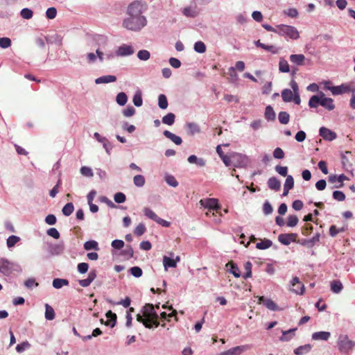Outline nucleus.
I'll return each mask as SVG.
<instances>
[{"label": "nucleus", "instance_id": "f257e3e1", "mask_svg": "<svg viewBox=\"0 0 355 355\" xmlns=\"http://www.w3.org/2000/svg\"><path fill=\"white\" fill-rule=\"evenodd\" d=\"M147 9L148 5L143 1L135 0L129 3L122 21L123 28L133 32L142 30L148 23L147 18L144 15Z\"/></svg>", "mask_w": 355, "mask_h": 355}, {"label": "nucleus", "instance_id": "f03ea898", "mask_svg": "<svg viewBox=\"0 0 355 355\" xmlns=\"http://www.w3.org/2000/svg\"><path fill=\"white\" fill-rule=\"evenodd\" d=\"M201 207L207 209L205 214L210 216L211 214L216 216V214L220 213V207L218 205V200L216 198H203L199 202Z\"/></svg>", "mask_w": 355, "mask_h": 355}, {"label": "nucleus", "instance_id": "7ed1b4c3", "mask_svg": "<svg viewBox=\"0 0 355 355\" xmlns=\"http://www.w3.org/2000/svg\"><path fill=\"white\" fill-rule=\"evenodd\" d=\"M337 344L340 352L344 354H348L355 346V342L343 334L338 336Z\"/></svg>", "mask_w": 355, "mask_h": 355}, {"label": "nucleus", "instance_id": "20e7f679", "mask_svg": "<svg viewBox=\"0 0 355 355\" xmlns=\"http://www.w3.org/2000/svg\"><path fill=\"white\" fill-rule=\"evenodd\" d=\"M278 33L281 36H288L293 40H297L300 34L297 28L292 26L279 24L277 26Z\"/></svg>", "mask_w": 355, "mask_h": 355}, {"label": "nucleus", "instance_id": "39448f33", "mask_svg": "<svg viewBox=\"0 0 355 355\" xmlns=\"http://www.w3.org/2000/svg\"><path fill=\"white\" fill-rule=\"evenodd\" d=\"M232 165L234 167H237V168L246 167L249 162L248 156L241 154V153H232Z\"/></svg>", "mask_w": 355, "mask_h": 355}, {"label": "nucleus", "instance_id": "423d86ee", "mask_svg": "<svg viewBox=\"0 0 355 355\" xmlns=\"http://www.w3.org/2000/svg\"><path fill=\"white\" fill-rule=\"evenodd\" d=\"M15 267H18V266L9 261L8 259L4 258L0 259V272L3 275H10L12 271L16 270Z\"/></svg>", "mask_w": 355, "mask_h": 355}, {"label": "nucleus", "instance_id": "0eeeda50", "mask_svg": "<svg viewBox=\"0 0 355 355\" xmlns=\"http://www.w3.org/2000/svg\"><path fill=\"white\" fill-rule=\"evenodd\" d=\"M325 88L328 90H330L333 95H340L345 93H348L349 92H354V89H352L350 86L347 84H342L338 86H332V87H327Z\"/></svg>", "mask_w": 355, "mask_h": 355}, {"label": "nucleus", "instance_id": "6e6552de", "mask_svg": "<svg viewBox=\"0 0 355 355\" xmlns=\"http://www.w3.org/2000/svg\"><path fill=\"white\" fill-rule=\"evenodd\" d=\"M297 234L295 233L280 234L278 241L283 245H288L293 242H297Z\"/></svg>", "mask_w": 355, "mask_h": 355}, {"label": "nucleus", "instance_id": "1a4fd4ad", "mask_svg": "<svg viewBox=\"0 0 355 355\" xmlns=\"http://www.w3.org/2000/svg\"><path fill=\"white\" fill-rule=\"evenodd\" d=\"M134 53V49L131 45L122 44L117 49L115 55L118 57H124L131 55Z\"/></svg>", "mask_w": 355, "mask_h": 355}, {"label": "nucleus", "instance_id": "9d476101", "mask_svg": "<svg viewBox=\"0 0 355 355\" xmlns=\"http://www.w3.org/2000/svg\"><path fill=\"white\" fill-rule=\"evenodd\" d=\"M319 135L324 140L329 141L334 140L337 137V135L335 132H334L325 127H321L320 128Z\"/></svg>", "mask_w": 355, "mask_h": 355}, {"label": "nucleus", "instance_id": "9b49d317", "mask_svg": "<svg viewBox=\"0 0 355 355\" xmlns=\"http://www.w3.org/2000/svg\"><path fill=\"white\" fill-rule=\"evenodd\" d=\"M291 285L292 288L291 290L297 293V294H303L304 292V285L300 281L299 278L297 277H295L293 278V279L291 282Z\"/></svg>", "mask_w": 355, "mask_h": 355}, {"label": "nucleus", "instance_id": "f8f14e48", "mask_svg": "<svg viewBox=\"0 0 355 355\" xmlns=\"http://www.w3.org/2000/svg\"><path fill=\"white\" fill-rule=\"evenodd\" d=\"M320 240V234L317 233L314 236H313L310 239H302L301 241H297V243L306 246L308 248H312L315 245L316 243H318Z\"/></svg>", "mask_w": 355, "mask_h": 355}, {"label": "nucleus", "instance_id": "ddd939ff", "mask_svg": "<svg viewBox=\"0 0 355 355\" xmlns=\"http://www.w3.org/2000/svg\"><path fill=\"white\" fill-rule=\"evenodd\" d=\"M320 105L329 111H331L335 108L334 100L331 98L325 97L324 93H322Z\"/></svg>", "mask_w": 355, "mask_h": 355}, {"label": "nucleus", "instance_id": "4468645a", "mask_svg": "<svg viewBox=\"0 0 355 355\" xmlns=\"http://www.w3.org/2000/svg\"><path fill=\"white\" fill-rule=\"evenodd\" d=\"M144 214L148 219L155 222H167L166 220L159 218L157 214L148 207H145L144 209Z\"/></svg>", "mask_w": 355, "mask_h": 355}, {"label": "nucleus", "instance_id": "2eb2a0df", "mask_svg": "<svg viewBox=\"0 0 355 355\" xmlns=\"http://www.w3.org/2000/svg\"><path fill=\"white\" fill-rule=\"evenodd\" d=\"M345 180H347V178L344 174H341L338 176H337L336 175H331L329 176V182H331V183L339 182L340 183L339 185L335 186L336 188L342 187L343 186V182Z\"/></svg>", "mask_w": 355, "mask_h": 355}, {"label": "nucleus", "instance_id": "dca6fc26", "mask_svg": "<svg viewBox=\"0 0 355 355\" xmlns=\"http://www.w3.org/2000/svg\"><path fill=\"white\" fill-rule=\"evenodd\" d=\"M259 303H263L268 309L276 311L278 309L277 304L270 299L265 298L263 296L259 297Z\"/></svg>", "mask_w": 355, "mask_h": 355}, {"label": "nucleus", "instance_id": "f3484780", "mask_svg": "<svg viewBox=\"0 0 355 355\" xmlns=\"http://www.w3.org/2000/svg\"><path fill=\"white\" fill-rule=\"evenodd\" d=\"M116 80V77L115 76L106 75V76H103L99 78H97L95 80V83L97 85L105 84V83H114Z\"/></svg>", "mask_w": 355, "mask_h": 355}, {"label": "nucleus", "instance_id": "a211bd4d", "mask_svg": "<svg viewBox=\"0 0 355 355\" xmlns=\"http://www.w3.org/2000/svg\"><path fill=\"white\" fill-rule=\"evenodd\" d=\"M96 53L97 57L98 58V59L101 62H103L105 60H112L114 58V56L116 55L115 53H114L112 51L104 53L98 49L96 50Z\"/></svg>", "mask_w": 355, "mask_h": 355}, {"label": "nucleus", "instance_id": "6ab92c4d", "mask_svg": "<svg viewBox=\"0 0 355 355\" xmlns=\"http://www.w3.org/2000/svg\"><path fill=\"white\" fill-rule=\"evenodd\" d=\"M163 134L166 138L171 140L176 145H180L182 143V139L180 137L171 132L168 130H164Z\"/></svg>", "mask_w": 355, "mask_h": 355}, {"label": "nucleus", "instance_id": "aec40b11", "mask_svg": "<svg viewBox=\"0 0 355 355\" xmlns=\"http://www.w3.org/2000/svg\"><path fill=\"white\" fill-rule=\"evenodd\" d=\"M246 349L245 346H237L233 348H231L225 352H223L220 354V355H234V354H239L244 352Z\"/></svg>", "mask_w": 355, "mask_h": 355}, {"label": "nucleus", "instance_id": "412c9836", "mask_svg": "<svg viewBox=\"0 0 355 355\" xmlns=\"http://www.w3.org/2000/svg\"><path fill=\"white\" fill-rule=\"evenodd\" d=\"M268 187L274 191H279L281 187L280 181L275 177L270 178L268 180Z\"/></svg>", "mask_w": 355, "mask_h": 355}, {"label": "nucleus", "instance_id": "4be33fe9", "mask_svg": "<svg viewBox=\"0 0 355 355\" xmlns=\"http://www.w3.org/2000/svg\"><path fill=\"white\" fill-rule=\"evenodd\" d=\"M264 117L268 121H274L276 119V114L271 105L266 107Z\"/></svg>", "mask_w": 355, "mask_h": 355}, {"label": "nucleus", "instance_id": "5701e85b", "mask_svg": "<svg viewBox=\"0 0 355 355\" xmlns=\"http://www.w3.org/2000/svg\"><path fill=\"white\" fill-rule=\"evenodd\" d=\"M106 318H107L105 324L107 326H110L111 327H114L116 322V315L113 313L112 311H108L106 314Z\"/></svg>", "mask_w": 355, "mask_h": 355}, {"label": "nucleus", "instance_id": "b1692460", "mask_svg": "<svg viewBox=\"0 0 355 355\" xmlns=\"http://www.w3.org/2000/svg\"><path fill=\"white\" fill-rule=\"evenodd\" d=\"M331 334L328 331H318L312 334L313 340H327L330 338Z\"/></svg>", "mask_w": 355, "mask_h": 355}, {"label": "nucleus", "instance_id": "393cba45", "mask_svg": "<svg viewBox=\"0 0 355 355\" xmlns=\"http://www.w3.org/2000/svg\"><path fill=\"white\" fill-rule=\"evenodd\" d=\"M322 93L320 92V96L314 95L312 96L309 101V106L311 108H316L320 105L321 99H322Z\"/></svg>", "mask_w": 355, "mask_h": 355}, {"label": "nucleus", "instance_id": "a878e982", "mask_svg": "<svg viewBox=\"0 0 355 355\" xmlns=\"http://www.w3.org/2000/svg\"><path fill=\"white\" fill-rule=\"evenodd\" d=\"M226 267H230L229 272L232 273L235 277H241V273L238 266L232 261H230L226 264Z\"/></svg>", "mask_w": 355, "mask_h": 355}, {"label": "nucleus", "instance_id": "bb28decb", "mask_svg": "<svg viewBox=\"0 0 355 355\" xmlns=\"http://www.w3.org/2000/svg\"><path fill=\"white\" fill-rule=\"evenodd\" d=\"M312 348L311 345L306 344L304 345H302L298 347L294 350V353L295 355H305L308 354Z\"/></svg>", "mask_w": 355, "mask_h": 355}, {"label": "nucleus", "instance_id": "cd10ccee", "mask_svg": "<svg viewBox=\"0 0 355 355\" xmlns=\"http://www.w3.org/2000/svg\"><path fill=\"white\" fill-rule=\"evenodd\" d=\"M305 60L303 54H292L290 56V61L297 65H302Z\"/></svg>", "mask_w": 355, "mask_h": 355}, {"label": "nucleus", "instance_id": "c85d7f7f", "mask_svg": "<svg viewBox=\"0 0 355 355\" xmlns=\"http://www.w3.org/2000/svg\"><path fill=\"white\" fill-rule=\"evenodd\" d=\"M294 93L289 89H284L282 91V98L285 103L291 102Z\"/></svg>", "mask_w": 355, "mask_h": 355}, {"label": "nucleus", "instance_id": "c756f323", "mask_svg": "<svg viewBox=\"0 0 355 355\" xmlns=\"http://www.w3.org/2000/svg\"><path fill=\"white\" fill-rule=\"evenodd\" d=\"M187 160L190 164H196L198 166L205 165V160L203 158H198L194 155H190Z\"/></svg>", "mask_w": 355, "mask_h": 355}, {"label": "nucleus", "instance_id": "7c9ffc66", "mask_svg": "<svg viewBox=\"0 0 355 355\" xmlns=\"http://www.w3.org/2000/svg\"><path fill=\"white\" fill-rule=\"evenodd\" d=\"M343 288V284L339 280H334L331 282V290L333 293H339Z\"/></svg>", "mask_w": 355, "mask_h": 355}, {"label": "nucleus", "instance_id": "2f4dec72", "mask_svg": "<svg viewBox=\"0 0 355 355\" xmlns=\"http://www.w3.org/2000/svg\"><path fill=\"white\" fill-rule=\"evenodd\" d=\"M163 264H164V266L166 270H167V268L168 267L169 268H175L177 266L176 260L171 259L166 256H164L163 258Z\"/></svg>", "mask_w": 355, "mask_h": 355}, {"label": "nucleus", "instance_id": "473e14b6", "mask_svg": "<svg viewBox=\"0 0 355 355\" xmlns=\"http://www.w3.org/2000/svg\"><path fill=\"white\" fill-rule=\"evenodd\" d=\"M278 120L282 124H288L290 120V115L288 112L282 111L278 114Z\"/></svg>", "mask_w": 355, "mask_h": 355}, {"label": "nucleus", "instance_id": "72a5a7b5", "mask_svg": "<svg viewBox=\"0 0 355 355\" xmlns=\"http://www.w3.org/2000/svg\"><path fill=\"white\" fill-rule=\"evenodd\" d=\"M279 69L281 72L283 73H288L290 71L289 64L284 58H280L279 62Z\"/></svg>", "mask_w": 355, "mask_h": 355}, {"label": "nucleus", "instance_id": "f704fd0d", "mask_svg": "<svg viewBox=\"0 0 355 355\" xmlns=\"http://www.w3.org/2000/svg\"><path fill=\"white\" fill-rule=\"evenodd\" d=\"M69 281L65 279L56 278L53 281V286L55 288H60L64 286H68Z\"/></svg>", "mask_w": 355, "mask_h": 355}, {"label": "nucleus", "instance_id": "c9c22d12", "mask_svg": "<svg viewBox=\"0 0 355 355\" xmlns=\"http://www.w3.org/2000/svg\"><path fill=\"white\" fill-rule=\"evenodd\" d=\"M45 318L48 320H52L55 318V311L48 304H46L45 305Z\"/></svg>", "mask_w": 355, "mask_h": 355}, {"label": "nucleus", "instance_id": "e433bc0d", "mask_svg": "<svg viewBox=\"0 0 355 355\" xmlns=\"http://www.w3.org/2000/svg\"><path fill=\"white\" fill-rule=\"evenodd\" d=\"M116 101L121 106L125 105L128 101V96L124 92H119L116 95Z\"/></svg>", "mask_w": 355, "mask_h": 355}, {"label": "nucleus", "instance_id": "4c0bfd02", "mask_svg": "<svg viewBox=\"0 0 355 355\" xmlns=\"http://www.w3.org/2000/svg\"><path fill=\"white\" fill-rule=\"evenodd\" d=\"M175 116L173 113H168L162 118V123L168 125H172L175 122Z\"/></svg>", "mask_w": 355, "mask_h": 355}, {"label": "nucleus", "instance_id": "58836bf2", "mask_svg": "<svg viewBox=\"0 0 355 355\" xmlns=\"http://www.w3.org/2000/svg\"><path fill=\"white\" fill-rule=\"evenodd\" d=\"M272 243L270 240L264 239L261 240L260 242L257 243L256 247L259 250H266L269 248L272 245Z\"/></svg>", "mask_w": 355, "mask_h": 355}, {"label": "nucleus", "instance_id": "ea45409f", "mask_svg": "<svg viewBox=\"0 0 355 355\" xmlns=\"http://www.w3.org/2000/svg\"><path fill=\"white\" fill-rule=\"evenodd\" d=\"M167 98L164 94H159L158 96V105L160 109L165 110L168 107Z\"/></svg>", "mask_w": 355, "mask_h": 355}, {"label": "nucleus", "instance_id": "a19ab883", "mask_svg": "<svg viewBox=\"0 0 355 355\" xmlns=\"http://www.w3.org/2000/svg\"><path fill=\"white\" fill-rule=\"evenodd\" d=\"M145 182V178L142 175H137L133 178V183L137 187H142Z\"/></svg>", "mask_w": 355, "mask_h": 355}, {"label": "nucleus", "instance_id": "79ce46f5", "mask_svg": "<svg viewBox=\"0 0 355 355\" xmlns=\"http://www.w3.org/2000/svg\"><path fill=\"white\" fill-rule=\"evenodd\" d=\"M132 101L134 105L137 107H140L142 105L143 100L141 97V92L140 90L136 92L133 96Z\"/></svg>", "mask_w": 355, "mask_h": 355}, {"label": "nucleus", "instance_id": "37998d69", "mask_svg": "<svg viewBox=\"0 0 355 355\" xmlns=\"http://www.w3.org/2000/svg\"><path fill=\"white\" fill-rule=\"evenodd\" d=\"M74 210V207L72 202L67 203L62 209V214L64 216H70Z\"/></svg>", "mask_w": 355, "mask_h": 355}, {"label": "nucleus", "instance_id": "c03bdc74", "mask_svg": "<svg viewBox=\"0 0 355 355\" xmlns=\"http://www.w3.org/2000/svg\"><path fill=\"white\" fill-rule=\"evenodd\" d=\"M153 311H155V307L152 304H146L143 307V315L145 318H148Z\"/></svg>", "mask_w": 355, "mask_h": 355}, {"label": "nucleus", "instance_id": "a18cd8bd", "mask_svg": "<svg viewBox=\"0 0 355 355\" xmlns=\"http://www.w3.org/2000/svg\"><path fill=\"white\" fill-rule=\"evenodd\" d=\"M193 48H194L195 51H196L197 53H203L206 51V46L201 41L196 42L194 44Z\"/></svg>", "mask_w": 355, "mask_h": 355}, {"label": "nucleus", "instance_id": "49530a36", "mask_svg": "<svg viewBox=\"0 0 355 355\" xmlns=\"http://www.w3.org/2000/svg\"><path fill=\"white\" fill-rule=\"evenodd\" d=\"M20 15L23 19H30L33 17V11L27 8H23L20 12Z\"/></svg>", "mask_w": 355, "mask_h": 355}, {"label": "nucleus", "instance_id": "de8ad7c7", "mask_svg": "<svg viewBox=\"0 0 355 355\" xmlns=\"http://www.w3.org/2000/svg\"><path fill=\"white\" fill-rule=\"evenodd\" d=\"M165 181L171 187H177L178 186V182L175 177L171 175H166L165 176Z\"/></svg>", "mask_w": 355, "mask_h": 355}, {"label": "nucleus", "instance_id": "09e8293b", "mask_svg": "<svg viewBox=\"0 0 355 355\" xmlns=\"http://www.w3.org/2000/svg\"><path fill=\"white\" fill-rule=\"evenodd\" d=\"M150 57V53L147 50H140L137 53V58L144 61L148 60Z\"/></svg>", "mask_w": 355, "mask_h": 355}, {"label": "nucleus", "instance_id": "8fccbe9b", "mask_svg": "<svg viewBox=\"0 0 355 355\" xmlns=\"http://www.w3.org/2000/svg\"><path fill=\"white\" fill-rule=\"evenodd\" d=\"M80 171V173L85 177L92 178L94 175L92 169L89 166H82Z\"/></svg>", "mask_w": 355, "mask_h": 355}, {"label": "nucleus", "instance_id": "3c124183", "mask_svg": "<svg viewBox=\"0 0 355 355\" xmlns=\"http://www.w3.org/2000/svg\"><path fill=\"white\" fill-rule=\"evenodd\" d=\"M84 248L86 250H98V243L95 241H89L85 243Z\"/></svg>", "mask_w": 355, "mask_h": 355}, {"label": "nucleus", "instance_id": "603ef678", "mask_svg": "<svg viewBox=\"0 0 355 355\" xmlns=\"http://www.w3.org/2000/svg\"><path fill=\"white\" fill-rule=\"evenodd\" d=\"M252 265L251 263V262L250 261H247L245 265H244V268H245V273L243 275V278L244 279H248L249 277H251L252 276Z\"/></svg>", "mask_w": 355, "mask_h": 355}, {"label": "nucleus", "instance_id": "864d4df0", "mask_svg": "<svg viewBox=\"0 0 355 355\" xmlns=\"http://www.w3.org/2000/svg\"><path fill=\"white\" fill-rule=\"evenodd\" d=\"M129 271L130 273L135 277H140L143 274L141 268L138 266L130 268Z\"/></svg>", "mask_w": 355, "mask_h": 355}, {"label": "nucleus", "instance_id": "5fc2aeb1", "mask_svg": "<svg viewBox=\"0 0 355 355\" xmlns=\"http://www.w3.org/2000/svg\"><path fill=\"white\" fill-rule=\"evenodd\" d=\"M182 12L185 16H187L188 17H195L197 16V14H198V12H196V10H194L190 7L184 8Z\"/></svg>", "mask_w": 355, "mask_h": 355}, {"label": "nucleus", "instance_id": "6e6d98bb", "mask_svg": "<svg viewBox=\"0 0 355 355\" xmlns=\"http://www.w3.org/2000/svg\"><path fill=\"white\" fill-rule=\"evenodd\" d=\"M57 10L54 7L49 8L46 11V17L49 19H53L56 17Z\"/></svg>", "mask_w": 355, "mask_h": 355}, {"label": "nucleus", "instance_id": "4d7b16f0", "mask_svg": "<svg viewBox=\"0 0 355 355\" xmlns=\"http://www.w3.org/2000/svg\"><path fill=\"white\" fill-rule=\"evenodd\" d=\"M114 200L116 203H123L125 201V195L122 192H118L114 194Z\"/></svg>", "mask_w": 355, "mask_h": 355}, {"label": "nucleus", "instance_id": "13d9d810", "mask_svg": "<svg viewBox=\"0 0 355 355\" xmlns=\"http://www.w3.org/2000/svg\"><path fill=\"white\" fill-rule=\"evenodd\" d=\"M333 198L336 200L343 201L345 199V195L343 191L336 190L333 192Z\"/></svg>", "mask_w": 355, "mask_h": 355}, {"label": "nucleus", "instance_id": "bf43d9fd", "mask_svg": "<svg viewBox=\"0 0 355 355\" xmlns=\"http://www.w3.org/2000/svg\"><path fill=\"white\" fill-rule=\"evenodd\" d=\"M11 46V40L8 37L0 38V47L2 49H7Z\"/></svg>", "mask_w": 355, "mask_h": 355}, {"label": "nucleus", "instance_id": "052dcab7", "mask_svg": "<svg viewBox=\"0 0 355 355\" xmlns=\"http://www.w3.org/2000/svg\"><path fill=\"white\" fill-rule=\"evenodd\" d=\"M46 40L48 43L58 42L59 45H61V37L57 34L46 37Z\"/></svg>", "mask_w": 355, "mask_h": 355}, {"label": "nucleus", "instance_id": "680f3d73", "mask_svg": "<svg viewBox=\"0 0 355 355\" xmlns=\"http://www.w3.org/2000/svg\"><path fill=\"white\" fill-rule=\"evenodd\" d=\"M276 172H277L279 175H281L283 177H286L288 175V167L287 166H282L280 165H277L275 168Z\"/></svg>", "mask_w": 355, "mask_h": 355}, {"label": "nucleus", "instance_id": "e2e57ef3", "mask_svg": "<svg viewBox=\"0 0 355 355\" xmlns=\"http://www.w3.org/2000/svg\"><path fill=\"white\" fill-rule=\"evenodd\" d=\"M19 241V238L17 236L12 235L9 236L7 239V245L8 248L13 247L18 241Z\"/></svg>", "mask_w": 355, "mask_h": 355}, {"label": "nucleus", "instance_id": "0e129e2a", "mask_svg": "<svg viewBox=\"0 0 355 355\" xmlns=\"http://www.w3.org/2000/svg\"><path fill=\"white\" fill-rule=\"evenodd\" d=\"M135 109L132 106H128L123 110V114L126 117H130L135 114Z\"/></svg>", "mask_w": 355, "mask_h": 355}, {"label": "nucleus", "instance_id": "69168bd1", "mask_svg": "<svg viewBox=\"0 0 355 355\" xmlns=\"http://www.w3.org/2000/svg\"><path fill=\"white\" fill-rule=\"evenodd\" d=\"M284 156H285L284 152L283 151V150L281 148L277 147L274 150L273 157L275 159H283L284 157Z\"/></svg>", "mask_w": 355, "mask_h": 355}, {"label": "nucleus", "instance_id": "338daca9", "mask_svg": "<svg viewBox=\"0 0 355 355\" xmlns=\"http://www.w3.org/2000/svg\"><path fill=\"white\" fill-rule=\"evenodd\" d=\"M284 187L292 189L294 187V179L292 175H288L286 176V181L284 184Z\"/></svg>", "mask_w": 355, "mask_h": 355}, {"label": "nucleus", "instance_id": "774afa93", "mask_svg": "<svg viewBox=\"0 0 355 355\" xmlns=\"http://www.w3.org/2000/svg\"><path fill=\"white\" fill-rule=\"evenodd\" d=\"M273 211L272 207L270 203L266 200L263 205V211L264 214L268 215L270 214Z\"/></svg>", "mask_w": 355, "mask_h": 355}]
</instances>
